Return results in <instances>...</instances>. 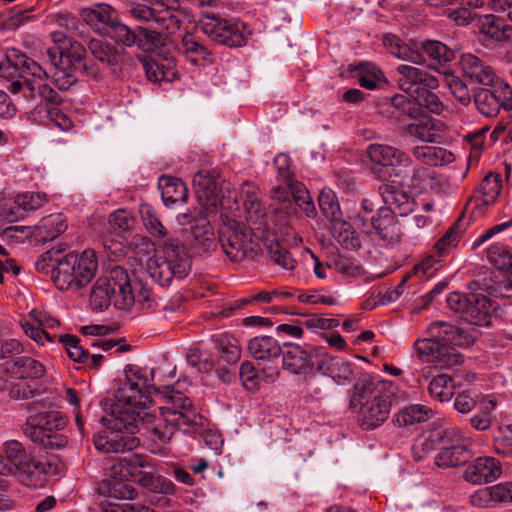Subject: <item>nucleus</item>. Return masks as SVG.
Segmentation results:
<instances>
[{
    "mask_svg": "<svg viewBox=\"0 0 512 512\" xmlns=\"http://www.w3.org/2000/svg\"><path fill=\"white\" fill-rule=\"evenodd\" d=\"M469 503L471 506L479 509H493L496 508L491 485L475 490L469 496Z\"/></svg>",
    "mask_w": 512,
    "mask_h": 512,
    "instance_id": "62",
    "label": "nucleus"
},
{
    "mask_svg": "<svg viewBox=\"0 0 512 512\" xmlns=\"http://www.w3.org/2000/svg\"><path fill=\"white\" fill-rule=\"evenodd\" d=\"M257 192L255 183L244 182L238 191L227 188V195H221L219 212L222 224L218 230V242L231 261L245 259L251 250L253 237L270 240L266 214Z\"/></svg>",
    "mask_w": 512,
    "mask_h": 512,
    "instance_id": "2",
    "label": "nucleus"
},
{
    "mask_svg": "<svg viewBox=\"0 0 512 512\" xmlns=\"http://www.w3.org/2000/svg\"><path fill=\"white\" fill-rule=\"evenodd\" d=\"M181 52L193 65L205 66L212 62L208 49L197 42L191 35H185L181 42Z\"/></svg>",
    "mask_w": 512,
    "mask_h": 512,
    "instance_id": "43",
    "label": "nucleus"
},
{
    "mask_svg": "<svg viewBox=\"0 0 512 512\" xmlns=\"http://www.w3.org/2000/svg\"><path fill=\"white\" fill-rule=\"evenodd\" d=\"M367 155L372 162L383 166L408 167L412 163L406 152L386 144H370Z\"/></svg>",
    "mask_w": 512,
    "mask_h": 512,
    "instance_id": "27",
    "label": "nucleus"
},
{
    "mask_svg": "<svg viewBox=\"0 0 512 512\" xmlns=\"http://www.w3.org/2000/svg\"><path fill=\"white\" fill-rule=\"evenodd\" d=\"M496 508L512 505V481H502L491 485Z\"/></svg>",
    "mask_w": 512,
    "mask_h": 512,
    "instance_id": "60",
    "label": "nucleus"
},
{
    "mask_svg": "<svg viewBox=\"0 0 512 512\" xmlns=\"http://www.w3.org/2000/svg\"><path fill=\"white\" fill-rule=\"evenodd\" d=\"M150 277L161 286H168L173 278L183 279L190 270L189 258L176 241H165L146 267Z\"/></svg>",
    "mask_w": 512,
    "mask_h": 512,
    "instance_id": "10",
    "label": "nucleus"
},
{
    "mask_svg": "<svg viewBox=\"0 0 512 512\" xmlns=\"http://www.w3.org/2000/svg\"><path fill=\"white\" fill-rule=\"evenodd\" d=\"M399 88L408 93L392 97V106L408 117H416L427 110L441 114L444 104L434 92L439 87L437 78L419 67L402 64L396 68Z\"/></svg>",
    "mask_w": 512,
    "mask_h": 512,
    "instance_id": "5",
    "label": "nucleus"
},
{
    "mask_svg": "<svg viewBox=\"0 0 512 512\" xmlns=\"http://www.w3.org/2000/svg\"><path fill=\"white\" fill-rule=\"evenodd\" d=\"M35 268L39 273L49 275L59 290L77 292L95 277L98 258L93 249L65 255L60 249H50L39 256Z\"/></svg>",
    "mask_w": 512,
    "mask_h": 512,
    "instance_id": "3",
    "label": "nucleus"
},
{
    "mask_svg": "<svg viewBox=\"0 0 512 512\" xmlns=\"http://www.w3.org/2000/svg\"><path fill=\"white\" fill-rule=\"evenodd\" d=\"M106 427L104 435L94 436L95 448L106 453L124 452L128 444V391L119 383L107 414L101 418Z\"/></svg>",
    "mask_w": 512,
    "mask_h": 512,
    "instance_id": "9",
    "label": "nucleus"
},
{
    "mask_svg": "<svg viewBox=\"0 0 512 512\" xmlns=\"http://www.w3.org/2000/svg\"><path fill=\"white\" fill-rule=\"evenodd\" d=\"M52 468L50 462L33 457L28 462V467L20 469L15 477L27 487L42 488L46 485Z\"/></svg>",
    "mask_w": 512,
    "mask_h": 512,
    "instance_id": "31",
    "label": "nucleus"
},
{
    "mask_svg": "<svg viewBox=\"0 0 512 512\" xmlns=\"http://www.w3.org/2000/svg\"><path fill=\"white\" fill-rule=\"evenodd\" d=\"M193 186L198 202L203 210L197 215L188 210L177 215L176 221L185 229H190L196 239L200 236L207 242V249L214 245V235L210 228L209 217L219 210V187L215 176L207 171H199L193 177Z\"/></svg>",
    "mask_w": 512,
    "mask_h": 512,
    "instance_id": "8",
    "label": "nucleus"
},
{
    "mask_svg": "<svg viewBox=\"0 0 512 512\" xmlns=\"http://www.w3.org/2000/svg\"><path fill=\"white\" fill-rule=\"evenodd\" d=\"M265 242L269 243L268 249L270 257L275 264L288 271L295 269L297 261L287 250L282 248L277 242H274V239L271 237L269 241Z\"/></svg>",
    "mask_w": 512,
    "mask_h": 512,
    "instance_id": "54",
    "label": "nucleus"
},
{
    "mask_svg": "<svg viewBox=\"0 0 512 512\" xmlns=\"http://www.w3.org/2000/svg\"><path fill=\"white\" fill-rule=\"evenodd\" d=\"M331 223L333 236L339 244L351 250L361 247L360 233L354 228V225L342 220L341 217Z\"/></svg>",
    "mask_w": 512,
    "mask_h": 512,
    "instance_id": "41",
    "label": "nucleus"
},
{
    "mask_svg": "<svg viewBox=\"0 0 512 512\" xmlns=\"http://www.w3.org/2000/svg\"><path fill=\"white\" fill-rule=\"evenodd\" d=\"M429 338L417 340L414 347L421 357L440 368H450L460 362L458 347H468L475 336L445 322H434L429 327Z\"/></svg>",
    "mask_w": 512,
    "mask_h": 512,
    "instance_id": "6",
    "label": "nucleus"
},
{
    "mask_svg": "<svg viewBox=\"0 0 512 512\" xmlns=\"http://www.w3.org/2000/svg\"><path fill=\"white\" fill-rule=\"evenodd\" d=\"M501 190V177L498 174H489L481 182L478 191V200L484 205L496 201Z\"/></svg>",
    "mask_w": 512,
    "mask_h": 512,
    "instance_id": "52",
    "label": "nucleus"
},
{
    "mask_svg": "<svg viewBox=\"0 0 512 512\" xmlns=\"http://www.w3.org/2000/svg\"><path fill=\"white\" fill-rule=\"evenodd\" d=\"M247 349L256 361L269 366L267 370L264 369V373L273 382L278 376V366L273 364L278 362L282 354L279 342L272 336H256L248 341Z\"/></svg>",
    "mask_w": 512,
    "mask_h": 512,
    "instance_id": "17",
    "label": "nucleus"
},
{
    "mask_svg": "<svg viewBox=\"0 0 512 512\" xmlns=\"http://www.w3.org/2000/svg\"><path fill=\"white\" fill-rule=\"evenodd\" d=\"M319 206L323 214L333 221L340 217V205L336 194L329 188H324L319 194Z\"/></svg>",
    "mask_w": 512,
    "mask_h": 512,
    "instance_id": "56",
    "label": "nucleus"
},
{
    "mask_svg": "<svg viewBox=\"0 0 512 512\" xmlns=\"http://www.w3.org/2000/svg\"><path fill=\"white\" fill-rule=\"evenodd\" d=\"M376 234L388 245H395L401 240L400 227L394 216L378 212Z\"/></svg>",
    "mask_w": 512,
    "mask_h": 512,
    "instance_id": "46",
    "label": "nucleus"
},
{
    "mask_svg": "<svg viewBox=\"0 0 512 512\" xmlns=\"http://www.w3.org/2000/svg\"><path fill=\"white\" fill-rule=\"evenodd\" d=\"M83 21L98 33H105L111 39L128 40V27L117 21L116 12L107 4H97L81 10Z\"/></svg>",
    "mask_w": 512,
    "mask_h": 512,
    "instance_id": "14",
    "label": "nucleus"
},
{
    "mask_svg": "<svg viewBox=\"0 0 512 512\" xmlns=\"http://www.w3.org/2000/svg\"><path fill=\"white\" fill-rule=\"evenodd\" d=\"M424 52L433 60L442 63L450 62L454 59V51L445 44L437 40H427L422 44Z\"/></svg>",
    "mask_w": 512,
    "mask_h": 512,
    "instance_id": "57",
    "label": "nucleus"
},
{
    "mask_svg": "<svg viewBox=\"0 0 512 512\" xmlns=\"http://www.w3.org/2000/svg\"><path fill=\"white\" fill-rule=\"evenodd\" d=\"M114 46L104 43L101 39H90L87 46L90 53L100 62L111 67L113 73L122 72L126 64V41L114 40Z\"/></svg>",
    "mask_w": 512,
    "mask_h": 512,
    "instance_id": "19",
    "label": "nucleus"
},
{
    "mask_svg": "<svg viewBox=\"0 0 512 512\" xmlns=\"http://www.w3.org/2000/svg\"><path fill=\"white\" fill-rule=\"evenodd\" d=\"M432 414L431 408L421 404H412L396 413L393 421L398 427H408L429 420Z\"/></svg>",
    "mask_w": 512,
    "mask_h": 512,
    "instance_id": "42",
    "label": "nucleus"
},
{
    "mask_svg": "<svg viewBox=\"0 0 512 512\" xmlns=\"http://www.w3.org/2000/svg\"><path fill=\"white\" fill-rule=\"evenodd\" d=\"M469 451L466 446L457 444L441 449L435 457L438 467L450 468L459 466L467 461Z\"/></svg>",
    "mask_w": 512,
    "mask_h": 512,
    "instance_id": "45",
    "label": "nucleus"
},
{
    "mask_svg": "<svg viewBox=\"0 0 512 512\" xmlns=\"http://www.w3.org/2000/svg\"><path fill=\"white\" fill-rule=\"evenodd\" d=\"M493 89H480L474 96L477 110L486 117L496 116L501 108L512 110V88L503 81L492 85Z\"/></svg>",
    "mask_w": 512,
    "mask_h": 512,
    "instance_id": "16",
    "label": "nucleus"
},
{
    "mask_svg": "<svg viewBox=\"0 0 512 512\" xmlns=\"http://www.w3.org/2000/svg\"><path fill=\"white\" fill-rule=\"evenodd\" d=\"M428 389L430 395L440 402L450 401L455 394L454 381L446 374L435 376L430 381Z\"/></svg>",
    "mask_w": 512,
    "mask_h": 512,
    "instance_id": "47",
    "label": "nucleus"
},
{
    "mask_svg": "<svg viewBox=\"0 0 512 512\" xmlns=\"http://www.w3.org/2000/svg\"><path fill=\"white\" fill-rule=\"evenodd\" d=\"M502 474L499 460L491 456L478 457L467 465L463 478L473 485L493 483Z\"/></svg>",
    "mask_w": 512,
    "mask_h": 512,
    "instance_id": "20",
    "label": "nucleus"
},
{
    "mask_svg": "<svg viewBox=\"0 0 512 512\" xmlns=\"http://www.w3.org/2000/svg\"><path fill=\"white\" fill-rule=\"evenodd\" d=\"M495 449L504 455L512 454V424L501 428V435L495 438Z\"/></svg>",
    "mask_w": 512,
    "mask_h": 512,
    "instance_id": "64",
    "label": "nucleus"
},
{
    "mask_svg": "<svg viewBox=\"0 0 512 512\" xmlns=\"http://www.w3.org/2000/svg\"><path fill=\"white\" fill-rule=\"evenodd\" d=\"M65 48V65L72 68L74 75L77 70L81 69L94 78L98 76V69L94 65L85 62L86 49L82 44L72 40Z\"/></svg>",
    "mask_w": 512,
    "mask_h": 512,
    "instance_id": "39",
    "label": "nucleus"
},
{
    "mask_svg": "<svg viewBox=\"0 0 512 512\" xmlns=\"http://www.w3.org/2000/svg\"><path fill=\"white\" fill-rule=\"evenodd\" d=\"M113 299L111 289L107 286V280L97 279L90 293V307L93 311H103L108 308Z\"/></svg>",
    "mask_w": 512,
    "mask_h": 512,
    "instance_id": "51",
    "label": "nucleus"
},
{
    "mask_svg": "<svg viewBox=\"0 0 512 512\" xmlns=\"http://www.w3.org/2000/svg\"><path fill=\"white\" fill-rule=\"evenodd\" d=\"M0 371L9 374L19 380H36L44 377L45 366L37 359L30 356H16L6 360L0 365Z\"/></svg>",
    "mask_w": 512,
    "mask_h": 512,
    "instance_id": "24",
    "label": "nucleus"
},
{
    "mask_svg": "<svg viewBox=\"0 0 512 512\" xmlns=\"http://www.w3.org/2000/svg\"><path fill=\"white\" fill-rule=\"evenodd\" d=\"M316 369L322 376L331 379L337 385H349L354 380L353 364L339 356L328 353L319 354Z\"/></svg>",
    "mask_w": 512,
    "mask_h": 512,
    "instance_id": "18",
    "label": "nucleus"
},
{
    "mask_svg": "<svg viewBox=\"0 0 512 512\" xmlns=\"http://www.w3.org/2000/svg\"><path fill=\"white\" fill-rule=\"evenodd\" d=\"M460 65L464 74L476 83L494 85L497 80L493 69L471 53L461 55Z\"/></svg>",
    "mask_w": 512,
    "mask_h": 512,
    "instance_id": "29",
    "label": "nucleus"
},
{
    "mask_svg": "<svg viewBox=\"0 0 512 512\" xmlns=\"http://www.w3.org/2000/svg\"><path fill=\"white\" fill-rule=\"evenodd\" d=\"M413 118L405 129L408 136L425 143H440L445 137L446 126L441 120L422 113Z\"/></svg>",
    "mask_w": 512,
    "mask_h": 512,
    "instance_id": "22",
    "label": "nucleus"
},
{
    "mask_svg": "<svg viewBox=\"0 0 512 512\" xmlns=\"http://www.w3.org/2000/svg\"><path fill=\"white\" fill-rule=\"evenodd\" d=\"M487 261L496 269L507 271L512 268V254L502 243H493L486 252Z\"/></svg>",
    "mask_w": 512,
    "mask_h": 512,
    "instance_id": "50",
    "label": "nucleus"
},
{
    "mask_svg": "<svg viewBox=\"0 0 512 512\" xmlns=\"http://www.w3.org/2000/svg\"><path fill=\"white\" fill-rule=\"evenodd\" d=\"M282 350V366L292 374H301L310 367L311 356L299 344L284 343Z\"/></svg>",
    "mask_w": 512,
    "mask_h": 512,
    "instance_id": "33",
    "label": "nucleus"
},
{
    "mask_svg": "<svg viewBox=\"0 0 512 512\" xmlns=\"http://www.w3.org/2000/svg\"><path fill=\"white\" fill-rule=\"evenodd\" d=\"M289 194L292 195L297 206L308 218H314L317 214L315 204L304 184L294 181L289 183Z\"/></svg>",
    "mask_w": 512,
    "mask_h": 512,
    "instance_id": "48",
    "label": "nucleus"
},
{
    "mask_svg": "<svg viewBox=\"0 0 512 512\" xmlns=\"http://www.w3.org/2000/svg\"><path fill=\"white\" fill-rule=\"evenodd\" d=\"M140 61L147 79L151 82H173L178 77L173 59L144 57Z\"/></svg>",
    "mask_w": 512,
    "mask_h": 512,
    "instance_id": "32",
    "label": "nucleus"
},
{
    "mask_svg": "<svg viewBox=\"0 0 512 512\" xmlns=\"http://www.w3.org/2000/svg\"><path fill=\"white\" fill-rule=\"evenodd\" d=\"M497 303L484 295L471 294L467 309L462 320L470 325L484 327L491 324L492 313L497 308Z\"/></svg>",
    "mask_w": 512,
    "mask_h": 512,
    "instance_id": "25",
    "label": "nucleus"
},
{
    "mask_svg": "<svg viewBox=\"0 0 512 512\" xmlns=\"http://www.w3.org/2000/svg\"><path fill=\"white\" fill-rule=\"evenodd\" d=\"M163 204L169 209H175L187 203L188 189L178 178L163 175L158 179Z\"/></svg>",
    "mask_w": 512,
    "mask_h": 512,
    "instance_id": "28",
    "label": "nucleus"
},
{
    "mask_svg": "<svg viewBox=\"0 0 512 512\" xmlns=\"http://www.w3.org/2000/svg\"><path fill=\"white\" fill-rule=\"evenodd\" d=\"M478 28L482 34L486 35L491 40L497 42L512 40V26L493 14L480 16L478 19Z\"/></svg>",
    "mask_w": 512,
    "mask_h": 512,
    "instance_id": "34",
    "label": "nucleus"
},
{
    "mask_svg": "<svg viewBox=\"0 0 512 512\" xmlns=\"http://www.w3.org/2000/svg\"><path fill=\"white\" fill-rule=\"evenodd\" d=\"M67 229L66 218L62 214L43 217L35 226V236L39 241H52Z\"/></svg>",
    "mask_w": 512,
    "mask_h": 512,
    "instance_id": "37",
    "label": "nucleus"
},
{
    "mask_svg": "<svg viewBox=\"0 0 512 512\" xmlns=\"http://www.w3.org/2000/svg\"><path fill=\"white\" fill-rule=\"evenodd\" d=\"M128 230V214L125 209L114 211L109 217V234L125 236Z\"/></svg>",
    "mask_w": 512,
    "mask_h": 512,
    "instance_id": "63",
    "label": "nucleus"
},
{
    "mask_svg": "<svg viewBox=\"0 0 512 512\" xmlns=\"http://www.w3.org/2000/svg\"><path fill=\"white\" fill-rule=\"evenodd\" d=\"M353 71L361 87L368 90L377 89L386 82L383 72L373 63H361Z\"/></svg>",
    "mask_w": 512,
    "mask_h": 512,
    "instance_id": "44",
    "label": "nucleus"
},
{
    "mask_svg": "<svg viewBox=\"0 0 512 512\" xmlns=\"http://www.w3.org/2000/svg\"><path fill=\"white\" fill-rule=\"evenodd\" d=\"M412 155L419 162L428 166H444L455 160L454 154L442 147L417 145L412 149Z\"/></svg>",
    "mask_w": 512,
    "mask_h": 512,
    "instance_id": "35",
    "label": "nucleus"
},
{
    "mask_svg": "<svg viewBox=\"0 0 512 512\" xmlns=\"http://www.w3.org/2000/svg\"><path fill=\"white\" fill-rule=\"evenodd\" d=\"M133 254L136 265L143 266L146 264L147 267L148 260H153L157 252L155 245L149 239L140 237L135 243Z\"/></svg>",
    "mask_w": 512,
    "mask_h": 512,
    "instance_id": "59",
    "label": "nucleus"
},
{
    "mask_svg": "<svg viewBox=\"0 0 512 512\" xmlns=\"http://www.w3.org/2000/svg\"><path fill=\"white\" fill-rule=\"evenodd\" d=\"M151 376L153 386L169 389L166 380L175 378L176 365L168 362L165 369L159 365L151 370ZM145 386L146 381L134 383L130 378V450L139 446L142 439L165 444L172 438L176 427L190 426L195 418L191 411V400L180 392L168 390L164 396L166 404L159 408L160 418L157 419L149 410L151 400L143 391Z\"/></svg>",
    "mask_w": 512,
    "mask_h": 512,
    "instance_id": "1",
    "label": "nucleus"
},
{
    "mask_svg": "<svg viewBox=\"0 0 512 512\" xmlns=\"http://www.w3.org/2000/svg\"><path fill=\"white\" fill-rule=\"evenodd\" d=\"M130 482L163 495H172L175 492L174 484L164 477L157 476L153 465L139 454L130 455Z\"/></svg>",
    "mask_w": 512,
    "mask_h": 512,
    "instance_id": "15",
    "label": "nucleus"
},
{
    "mask_svg": "<svg viewBox=\"0 0 512 512\" xmlns=\"http://www.w3.org/2000/svg\"><path fill=\"white\" fill-rule=\"evenodd\" d=\"M65 49V46H53L47 48L45 52L47 61L55 68L51 75L48 74V80L63 91L68 90L77 81L72 68L65 65Z\"/></svg>",
    "mask_w": 512,
    "mask_h": 512,
    "instance_id": "23",
    "label": "nucleus"
},
{
    "mask_svg": "<svg viewBox=\"0 0 512 512\" xmlns=\"http://www.w3.org/2000/svg\"><path fill=\"white\" fill-rule=\"evenodd\" d=\"M110 279L107 280V286L111 289V294L115 302V306L120 309L125 308L127 304V286L128 272L121 265H114L110 268Z\"/></svg>",
    "mask_w": 512,
    "mask_h": 512,
    "instance_id": "36",
    "label": "nucleus"
},
{
    "mask_svg": "<svg viewBox=\"0 0 512 512\" xmlns=\"http://www.w3.org/2000/svg\"><path fill=\"white\" fill-rule=\"evenodd\" d=\"M407 392L397 393L391 381L365 377L356 388L353 401L360 405V421L367 429L382 425L389 417L392 399L404 401Z\"/></svg>",
    "mask_w": 512,
    "mask_h": 512,
    "instance_id": "7",
    "label": "nucleus"
},
{
    "mask_svg": "<svg viewBox=\"0 0 512 512\" xmlns=\"http://www.w3.org/2000/svg\"><path fill=\"white\" fill-rule=\"evenodd\" d=\"M218 345L221 350V358L232 365L238 362L241 357V349L235 338L228 335H221L218 338Z\"/></svg>",
    "mask_w": 512,
    "mask_h": 512,
    "instance_id": "58",
    "label": "nucleus"
},
{
    "mask_svg": "<svg viewBox=\"0 0 512 512\" xmlns=\"http://www.w3.org/2000/svg\"><path fill=\"white\" fill-rule=\"evenodd\" d=\"M66 418L58 411H47L31 415L22 429L34 443L47 449L64 448L68 439L59 431L66 427Z\"/></svg>",
    "mask_w": 512,
    "mask_h": 512,
    "instance_id": "11",
    "label": "nucleus"
},
{
    "mask_svg": "<svg viewBox=\"0 0 512 512\" xmlns=\"http://www.w3.org/2000/svg\"><path fill=\"white\" fill-rule=\"evenodd\" d=\"M414 180L425 188L439 195H450L454 192V187L444 176L435 173H429L425 168L414 169Z\"/></svg>",
    "mask_w": 512,
    "mask_h": 512,
    "instance_id": "40",
    "label": "nucleus"
},
{
    "mask_svg": "<svg viewBox=\"0 0 512 512\" xmlns=\"http://www.w3.org/2000/svg\"><path fill=\"white\" fill-rule=\"evenodd\" d=\"M0 76L7 79V90L20 94L27 102L37 99L52 105L61 103V96L48 82V72L25 54L13 50L0 60Z\"/></svg>",
    "mask_w": 512,
    "mask_h": 512,
    "instance_id": "4",
    "label": "nucleus"
},
{
    "mask_svg": "<svg viewBox=\"0 0 512 512\" xmlns=\"http://www.w3.org/2000/svg\"><path fill=\"white\" fill-rule=\"evenodd\" d=\"M201 31L219 44L229 47H243L251 30L240 20H225L215 15H204L199 20Z\"/></svg>",
    "mask_w": 512,
    "mask_h": 512,
    "instance_id": "12",
    "label": "nucleus"
},
{
    "mask_svg": "<svg viewBox=\"0 0 512 512\" xmlns=\"http://www.w3.org/2000/svg\"><path fill=\"white\" fill-rule=\"evenodd\" d=\"M383 44L390 54L403 61H409L416 65L426 63L424 54L415 42L406 43L393 34H385Z\"/></svg>",
    "mask_w": 512,
    "mask_h": 512,
    "instance_id": "30",
    "label": "nucleus"
},
{
    "mask_svg": "<svg viewBox=\"0 0 512 512\" xmlns=\"http://www.w3.org/2000/svg\"><path fill=\"white\" fill-rule=\"evenodd\" d=\"M59 342L62 343L67 351V354L71 360L77 363L85 362L89 353L80 344V339L71 334H65L59 336Z\"/></svg>",
    "mask_w": 512,
    "mask_h": 512,
    "instance_id": "55",
    "label": "nucleus"
},
{
    "mask_svg": "<svg viewBox=\"0 0 512 512\" xmlns=\"http://www.w3.org/2000/svg\"><path fill=\"white\" fill-rule=\"evenodd\" d=\"M439 219L432 214L416 213L408 220L405 237L411 244H417L425 234L437 225Z\"/></svg>",
    "mask_w": 512,
    "mask_h": 512,
    "instance_id": "38",
    "label": "nucleus"
},
{
    "mask_svg": "<svg viewBox=\"0 0 512 512\" xmlns=\"http://www.w3.org/2000/svg\"><path fill=\"white\" fill-rule=\"evenodd\" d=\"M46 201V194L41 192H25L15 197V203L26 211L37 210Z\"/></svg>",
    "mask_w": 512,
    "mask_h": 512,
    "instance_id": "61",
    "label": "nucleus"
},
{
    "mask_svg": "<svg viewBox=\"0 0 512 512\" xmlns=\"http://www.w3.org/2000/svg\"><path fill=\"white\" fill-rule=\"evenodd\" d=\"M2 452L4 459L0 466V474L3 476L4 472L16 475L22 468L28 467V462L34 457L29 453L26 448L17 440H9L3 444ZM1 458L3 456L0 454Z\"/></svg>",
    "mask_w": 512,
    "mask_h": 512,
    "instance_id": "26",
    "label": "nucleus"
},
{
    "mask_svg": "<svg viewBox=\"0 0 512 512\" xmlns=\"http://www.w3.org/2000/svg\"><path fill=\"white\" fill-rule=\"evenodd\" d=\"M130 17L157 24L160 32L172 34L179 29V13L158 0H130Z\"/></svg>",
    "mask_w": 512,
    "mask_h": 512,
    "instance_id": "13",
    "label": "nucleus"
},
{
    "mask_svg": "<svg viewBox=\"0 0 512 512\" xmlns=\"http://www.w3.org/2000/svg\"><path fill=\"white\" fill-rule=\"evenodd\" d=\"M139 214L143 226L154 237L163 239L166 236V229L159 220L156 210L149 204L144 203L139 207Z\"/></svg>",
    "mask_w": 512,
    "mask_h": 512,
    "instance_id": "49",
    "label": "nucleus"
},
{
    "mask_svg": "<svg viewBox=\"0 0 512 512\" xmlns=\"http://www.w3.org/2000/svg\"><path fill=\"white\" fill-rule=\"evenodd\" d=\"M380 194L384 206L378 208V212L388 215L406 216L415 207L414 198L404 189L394 185H383Z\"/></svg>",
    "mask_w": 512,
    "mask_h": 512,
    "instance_id": "21",
    "label": "nucleus"
},
{
    "mask_svg": "<svg viewBox=\"0 0 512 512\" xmlns=\"http://www.w3.org/2000/svg\"><path fill=\"white\" fill-rule=\"evenodd\" d=\"M104 248L110 261H120L128 253V241L126 236L109 234L104 240Z\"/></svg>",
    "mask_w": 512,
    "mask_h": 512,
    "instance_id": "53",
    "label": "nucleus"
}]
</instances>
